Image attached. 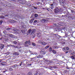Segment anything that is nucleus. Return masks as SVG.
<instances>
[{
	"mask_svg": "<svg viewBox=\"0 0 75 75\" xmlns=\"http://www.w3.org/2000/svg\"><path fill=\"white\" fill-rule=\"evenodd\" d=\"M35 32V29H33L32 30L31 29H30L28 31L27 33V35H33L34 34V33Z\"/></svg>",
	"mask_w": 75,
	"mask_h": 75,
	"instance_id": "obj_1",
	"label": "nucleus"
},
{
	"mask_svg": "<svg viewBox=\"0 0 75 75\" xmlns=\"http://www.w3.org/2000/svg\"><path fill=\"white\" fill-rule=\"evenodd\" d=\"M38 43L40 44H42V45H47V43L45 42H42L41 40H39L38 41Z\"/></svg>",
	"mask_w": 75,
	"mask_h": 75,
	"instance_id": "obj_2",
	"label": "nucleus"
},
{
	"mask_svg": "<svg viewBox=\"0 0 75 75\" xmlns=\"http://www.w3.org/2000/svg\"><path fill=\"white\" fill-rule=\"evenodd\" d=\"M54 12L55 13H58L59 12V9L58 7H57L54 10Z\"/></svg>",
	"mask_w": 75,
	"mask_h": 75,
	"instance_id": "obj_3",
	"label": "nucleus"
},
{
	"mask_svg": "<svg viewBox=\"0 0 75 75\" xmlns=\"http://www.w3.org/2000/svg\"><path fill=\"white\" fill-rule=\"evenodd\" d=\"M17 16L21 19H24V17H23V16L21 15H17Z\"/></svg>",
	"mask_w": 75,
	"mask_h": 75,
	"instance_id": "obj_4",
	"label": "nucleus"
},
{
	"mask_svg": "<svg viewBox=\"0 0 75 75\" xmlns=\"http://www.w3.org/2000/svg\"><path fill=\"white\" fill-rule=\"evenodd\" d=\"M69 47H64L63 48L62 50L64 51L65 52V51H67V50H69Z\"/></svg>",
	"mask_w": 75,
	"mask_h": 75,
	"instance_id": "obj_5",
	"label": "nucleus"
},
{
	"mask_svg": "<svg viewBox=\"0 0 75 75\" xmlns=\"http://www.w3.org/2000/svg\"><path fill=\"white\" fill-rule=\"evenodd\" d=\"M55 29H56L55 30L56 31H58H58H61L62 30L60 28H56Z\"/></svg>",
	"mask_w": 75,
	"mask_h": 75,
	"instance_id": "obj_6",
	"label": "nucleus"
},
{
	"mask_svg": "<svg viewBox=\"0 0 75 75\" xmlns=\"http://www.w3.org/2000/svg\"><path fill=\"white\" fill-rule=\"evenodd\" d=\"M47 20L45 19H42L41 20V22H42V23H44L47 21Z\"/></svg>",
	"mask_w": 75,
	"mask_h": 75,
	"instance_id": "obj_7",
	"label": "nucleus"
},
{
	"mask_svg": "<svg viewBox=\"0 0 75 75\" xmlns=\"http://www.w3.org/2000/svg\"><path fill=\"white\" fill-rule=\"evenodd\" d=\"M1 65H2V66H6V63L4 62H2L1 64Z\"/></svg>",
	"mask_w": 75,
	"mask_h": 75,
	"instance_id": "obj_8",
	"label": "nucleus"
},
{
	"mask_svg": "<svg viewBox=\"0 0 75 75\" xmlns=\"http://www.w3.org/2000/svg\"><path fill=\"white\" fill-rule=\"evenodd\" d=\"M27 31V29H24V30H21V31L23 34H24V33H25V32Z\"/></svg>",
	"mask_w": 75,
	"mask_h": 75,
	"instance_id": "obj_9",
	"label": "nucleus"
},
{
	"mask_svg": "<svg viewBox=\"0 0 75 75\" xmlns=\"http://www.w3.org/2000/svg\"><path fill=\"white\" fill-rule=\"evenodd\" d=\"M60 3L61 6H64V2H63L62 1H60Z\"/></svg>",
	"mask_w": 75,
	"mask_h": 75,
	"instance_id": "obj_10",
	"label": "nucleus"
},
{
	"mask_svg": "<svg viewBox=\"0 0 75 75\" xmlns=\"http://www.w3.org/2000/svg\"><path fill=\"white\" fill-rule=\"evenodd\" d=\"M21 65H22V66H24L25 65L24 63L23 62H21V64H19V66H21Z\"/></svg>",
	"mask_w": 75,
	"mask_h": 75,
	"instance_id": "obj_11",
	"label": "nucleus"
},
{
	"mask_svg": "<svg viewBox=\"0 0 75 75\" xmlns=\"http://www.w3.org/2000/svg\"><path fill=\"white\" fill-rule=\"evenodd\" d=\"M40 72H36L35 73L34 75H40Z\"/></svg>",
	"mask_w": 75,
	"mask_h": 75,
	"instance_id": "obj_12",
	"label": "nucleus"
},
{
	"mask_svg": "<svg viewBox=\"0 0 75 75\" xmlns=\"http://www.w3.org/2000/svg\"><path fill=\"white\" fill-rule=\"evenodd\" d=\"M4 45L3 44H1V46L0 47V48H1V49H3V48H4Z\"/></svg>",
	"mask_w": 75,
	"mask_h": 75,
	"instance_id": "obj_13",
	"label": "nucleus"
},
{
	"mask_svg": "<svg viewBox=\"0 0 75 75\" xmlns=\"http://www.w3.org/2000/svg\"><path fill=\"white\" fill-rule=\"evenodd\" d=\"M10 54V52H8L6 53H5V55L7 56L8 55H9Z\"/></svg>",
	"mask_w": 75,
	"mask_h": 75,
	"instance_id": "obj_14",
	"label": "nucleus"
},
{
	"mask_svg": "<svg viewBox=\"0 0 75 75\" xmlns=\"http://www.w3.org/2000/svg\"><path fill=\"white\" fill-rule=\"evenodd\" d=\"M50 6H51L50 7L51 9H52V8H54V5L52 4L50 5Z\"/></svg>",
	"mask_w": 75,
	"mask_h": 75,
	"instance_id": "obj_15",
	"label": "nucleus"
},
{
	"mask_svg": "<svg viewBox=\"0 0 75 75\" xmlns=\"http://www.w3.org/2000/svg\"><path fill=\"white\" fill-rule=\"evenodd\" d=\"M75 57V55L71 56L70 57L72 59H75V57Z\"/></svg>",
	"mask_w": 75,
	"mask_h": 75,
	"instance_id": "obj_16",
	"label": "nucleus"
},
{
	"mask_svg": "<svg viewBox=\"0 0 75 75\" xmlns=\"http://www.w3.org/2000/svg\"><path fill=\"white\" fill-rule=\"evenodd\" d=\"M40 53L41 54H42L43 55H44L45 54V51H41L40 52Z\"/></svg>",
	"mask_w": 75,
	"mask_h": 75,
	"instance_id": "obj_17",
	"label": "nucleus"
},
{
	"mask_svg": "<svg viewBox=\"0 0 75 75\" xmlns=\"http://www.w3.org/2000/svg\"><path fill=\"white\" fill-rule=\"evenodd\" d=\"M41 33H38L37 34V36H38V37H41Z\"/></svg>",
	"mask_w": 75,
	"mask_h": 75,
	"instance_id": "obj_18",
	"label": "nucleus"
},
{
	"mask_svg": "<svg viewBox=\"0 0 75 75\" xmlns=\"http://www.w3.org/2000/svg\"><path fill=\"white\" fill-rule=\"evenodd\" d=\"M50 68H54V69H57V66H52V67H50Z\"/></svg>",
	"mask_w": 75,
	"mask_h": 75,
	"instance_id": "obj_19",
	"label": "nucleus"
},
{
	"mask_svg": "<svg viewBox=\"0 0 75 75\" xmlns=\"http://www.w3.org/2000/svg\"><path fill=\"white\" fill-rule=\"evenodd\" d=\"M8 68H15V69H16V68H14V67H13V66L8 67Z\"/></svg>",
	"mask_w": 75,
	"mask_h": 75,
	"instance_id": "obj_20",
	"label": "nucleus"
},
{
	"mask_svg": "<svg viewBox=\"0 0 75 75\" xmlns=\"http://www.w3.org/2000/svg\"><path fill=\"white\" fill-rule=\"evenodd\" d=\"M52 47L54 49H58V47L56 46H53Z\"/></svg>",
	"mask_w": 75,
	"mask_h": 75,
	"instance_id": "obj_21",
	"label": "nucleus"
},
{
	"mask_svg": "<svg viewBox=\"0 0 75 75\" xmlns=\"http://www.w3.org/2000/svg\"><path fill=\"white\" fill-rule=\"evenodd\" d=\"M52 50V49L51 47H50L49 48V52H51V51Z\"/></svg>",
	"mask_w": 75,
	"mask_h": 75,
	"instance_id": "obj_22",
	"label": "nucleus"
},
{
	"mask_svg": "<svg viewBox=\"0 0 75 75\" xmlns=\"http://www.w3.org/2000/svg\"><path fill=\"white\" fill-rule=\"evenodd\" d=\"M56 36V37H57L59 38H61V37L60 36H59V35H57V34H54Z\"/></svg>",
	"mask_w": 75,
	"mask_h": 75,
	"instance_id": "obj_23",
	"label": "nucleus"
},
{
	"mask_svg": "<svg viewBox=\"0 0 75 75\" xmlns=\"http://www.w3.org/2000/svg\"><path fill=\"white\" fill-rule=\"evenodd\" d=\"M34 18H32L31 19V20H30V23H33V21H34Z\"/></svg>",
	"mask_w": 75,
	"mask_h": 75,
	"instance_id": "obj_24",
	"label": "nucleus"
},
{
	"mask_svg": "<svg viewBox=\"0 0 75 75\" xmlns=\"http://www.w3.org/2000/svg\"><path fill=\"white\" fill-rule=\"evenodd\" d=\"M38 58H43V56L41 55H39V56H38Z\"/></svg>",
	"mask_w": 75,
	"mask_h": 75,
	"instance_id": "obj_25",
	"label": "nucleus"
},
{
	"mask_svg": "<svg viewBox=\"0 0 75 75\" xmlns=\"http://www.w3.org/2000/svg\"><path fill=\"white\" fill-rule=\"evenodd\" d=\"M19 31V30H14V32L15 33H18V31Z\"/></svg>",
	"mask_w": 75,
	"mask_h": 75,
	"instance_id": "obj_26",
	"label": "nucleus"
},
{
	"mask_svg": "<svg viewBox=\"0 0 75 75\" xmlns=\"http://www.w3.org/2000/svg\"><path fill=\"white\" fill-rule=\"evenodd\" d=\"M12 42H13V44H17V42L16 41H13Z\"/></svg>",
	"mask_w": 75,
	"mask_h": 75,
	"instance_id": "obj_27",
	"label": "nucleus"
},
{
	"mask_svg": "<svg viewBox=\"0 0 75 75\" xmlns=\"http://www.w3.org/2000/svg\"><path fill=\"white\" fill-rule=\"evenodd\" d=\"M19 66V64L18 65H17V64H15L14 65V66H13V67H18Z\"/></svg>",
	"mask_w": 75,
	"mask_h": 75,
	"instance_id": "obj_28",
	"label": "nucleus"
},
{
	"mask_svg": "<svg viewBox=\"0 0 75 75\" xmlns=\"http://www.w3.org/2000/svg\"><path fill=\"white\" fill-rule=\"evenodd\" d=\"M9 36L10 37L13 38V37H14V35H12V34H9Z\"/></svg>",
	"mask_w": 75,
	"mask_h": 75,
	"instance_id": "obj_29",
	"label": "nucleus"
},
{
	"mask_svg": "<svg viewBox=\"0 0 75 75\" xmlns=\"http://www.w3.org/2000/svg\"><path fill=\"white\" fill-rule=\"evenodd\" d=\"M14 55H18V53L17 52H15L14 53Z\"/></svg>",
	"mask_w": 75,
	"mask_h": 75,
	"instance_id": "obj_30",
	"label": "nucleus"
},
{
	"mask_svg": "<svg viewBox=\"0 0 75 75\" xmlns=\"http://www.w3.org/2000/svg\"><path fill=\"white\" fill-rule=\"evenodd\" d=\"M28 44L29 45H30V44H31V42H30V40L28 41Z\"/></svg>",
	"mask_w": 75,
	"mask_h": 75,
	"instance_id": "obj_31",
	"label": "nucleus"
},
{
	"mask_svg": "<svg viewBox=\"0 0 75 75\" xmlns=\"http://www.w3.org/2000/svg\"><path fill=\"white\" fill-rule=\"evenodd\" d=\"M49 47H50L49 45L45 47V48L46 49H47V48H48Z\"/></svg>",
	"mask_w": 75,
	"mask_h": 75,
	"instance_id": "obj_32",
	"label": "nucleus"
},
{
	"mask_svg": "<svg viewBox=\"0 0 75 75\" xmlns=\"http://www.w3.org/2000/svg\"><path fill=\"white\" fill-rule=\"evenodd\" d=\"M52 52L54 53V54H56V51L54 50H52Z\"/></svg>",
	"mask_w": 75,
	"mask_h": 75,
	"instance_id": "obj_33",
	"label": "nucleus"
},
{
	"mask_svg": "<svg viewBox=\"0 0 75 75\" xmlns=\"http://www.w3.org/2000/svg\"><path fill=\"white\" fill-rule=\"evenodd\" d=\"M32 37L33 38H35V35L34 34V35H32Z\"/></svg>",
	"mask_w": 75,
	"mask_h": 75,
	"instance_id": "obj_34",
	"label": "nucleus"
},
{
	"mask_svg": "<svg viewBox=\"0 0 75 75\" xmlns=\"http://www.w3.org/2000/svg\"><path fill=\"white\" fill-rule=\"evenodd\" d=\"M49 62L50 61L46 59L45 60V62H47V63H48V62Z\"/></svg>",
	"mask_w": 75,
	"mask_h": 75,
	"instance_id": "obj_35",
	"label": "nucleus"
},
{
	"mask_svg": "<svg viewBox=\"0 0 75 75\" xmlns=\"http://www.w3.org/2000/svg\"><path fill=\"white\" fill-rule=\"evenodd\" d=\"M0 18H4L5 17L3 16H0Z\"/></svg>",
	"mask_w": 75,
	"mask_h": 75,
	"instance_id": "obj_36",
	"label": "nucleus"
},
{
	"mask_svg": "<svg viewBox=\"0 0 75 75\" xmlns=\"http://www.w3.org/2000/svg\"><path fill=\"white\" fill-rule=\"evenodd\" d=\"M38 15V14H35L34 16L35 17H37Z\"/></svg>",
	"mask_w": 75,
	"mask_h": 75,
	"instance_id": "obj_37",
	"label": "nucleus"
},
{
	"mask_svg": "<svg viewBox=\"0 0 75 75\" xmlns=\"http://www.w3.org/2000/svg\"><path fill=\"white\" fill-rule=\"evenodd\" d=\"M32 45H33V46H35L36 45L35 44V43L34 42L32 43Z\"/></svg>",
	"mask_w": 75,
	"mask_h": 75,
	"instance_id": "obj_38",
	"label": "nucleus"
},
{
	"mask_svg": "<svg viewBox=\"0 0 75 75\" xmlns=\"http://www.w3.org/2000/svg\"><path fill=\"white\" fill-rule=\"evenodd\" d=\"M71 13H74V10H71Z\"/></svg>",
	"mask_w": 75,
	"mask_h": 75,
	"instance_id": "obj_39",
	"label": "nucleus"
},
{
	"mask_svg": "<svg viewBox=\"0 0 75 75\" xmlns=\"http://www.w3.org/2000/svg\"><path fill=\"white\" fill-rule=\"evenodd\" d=\"M28 75H32V73L31 72H29L28 74Z\"/></svg>",
	"mask_w": 75,
	"mask_h": 75,
	"instance_id": "obj_40",
	"label": "nucleus"
},
{
	"mask_svg": "<svg viewBox=\"0 0 75 75\" xmlns=\"http://www.w3.org/2000/svg\"><path fill=\"white\" fill-rule=\"evenodd\" d=\"M13 69L12 68H9V71H13Z\"/></svg>",
	"mask_w": 75,
	"mask_h": 75,
	"instance_id": "obj_41",
	"label": "nucleus"
},
{
	"mask_svg": "<svg viewBox=\"0 0 75 75\" xmlns=\"http://www.w3.org/2000/svg\"><path fill=\"white\" fill-rule=\"evenodd\" d=\"M6 28V30H11V28Z\"/></svg>",
	"mask_w": 75,
	"mask_h": 75,
	"instance_id": "obj_42",
	"label": "nucleus"
},
{
	"mask_svg": "<svg viewBox=\"0 0 75 75\" xmlns=\"http://www.w3.org/2000/svg\"><path fill=\"white\" fill-rule=\"evenodd\" d=\"M68 35L67 34V33H65V37H68Z\"/></svg>",
	"mask_w": 75,
	"mask_h": 75,
	"instance_id": "obj_43",
	"label": "nucleus"
},
{
	"mask_svg": "<svg viewBox=\"0 0 75 75\" xmlns=\"http://www.w3.org/2000/svg\"><path fill=\"white\" fill-rule=\"evenodd\" d=\"M2 23H3V21H0V25H1L2 24Z\"/></svg>",
	"mask_w": 75,
	"mask_h": 75,
	"instance_id": "obj_44",
	"label": "nucleus"
},
{
	"mask_svg": "<svg viewBox=\"0 0 75 75\" xmlns=\"http://www.w3.org/2000/svg\"><path fill=\"white\" fill-rule=\"evenodd\" d=\"M11 47H13V48H16V46L14 45H12Z\"/></svg>",
	"mask_w": 75,
	"mask_h": 75,
	"instance_id": "obj_45",
	"label": "nucleus"
},
{
	"mask_svg": "<svg viewBox=\"0 0 75 75\" xmlns=\"http://www.w3.org/2000/svg\"><path fill=\"white\" fill-rule=\"evenodd\" d=\"M12 21L13 23H17V21H15L14 20H12Z\"/></svg>",
	"mask_w": 75,
	"mask_h": 75,
	"instance_id": "obj_46",
	"label": "nucleus"
},
{
	"mask_svg": "<svg viewBox=\"0 0 75 75\" xmlns=\"http://www.w3.org/2000/svg\"><path fill=\"white\" fill-rule=\"evenodd\" d=\"M11 45H7V47H11Z\"/></svg>",
	"mask_w": 75,
	"mask_h": 75,
	"instance_id": "obj_47",
	"label": "nucleus"
},
{
	"mask_svg": "<svg viewBox=\"0 0 75 75\" xmlns=\"http://www.w3.org/2000/svg\"><path fill=\"white\" fill-rule=\"evenodd\" d=\"M66 51H66V52H65V54H67V53H68L69 52L67 50H66Z\"/></svg>",
	"mask_w": 75,
	"mask_h": 75,
	"instance_id": "obj_48",
	"label": "nucleus"
},
{
	"mask_svg": "<svg viewBox=\"0 0 75 75\" xmlns=\"http://www.w3.org/2000/svg\"><path fill=\"white\" fill-rule=\"evenodd\" d=\"M37 20H35L34 21V23H37Z\"/></svg>",
	"mask_w": 75,
	"mask_h": 75,
	"instance_id": "obj_49",
	"label": "nucleus"
},
{
	"mask_svg": "<svg viewBox=\"0 0 75 75\" xmlns=\"http://www.w3.org/2000/svg\"><path fill=\"white\" fill-rule=\"evenodd\" d=\"M75 53H74V52H72V53H71V55H74Z\"/></svg>",
	"mask_w": 75,
	"mask_h": 75,
	"instance_id": "obj_50",
	"label": "nucleus"
},
{
	"mask_svg": "<svg viewBox=\"0 0 75 75\" xmlns=\"http://www.w3.org/2000/svg\"><path fill=\"white\" fill-rule=\"evenodd\" d=\"M28 41H27L25 42V44H28Z\"/></svg>",
	"mask_w": 75,
	"mask_h": 75,
	"instance_id": "obj_51",
	"label": "nucleus"
},
{
	"mask_svg": "<svg viewBox=\"0 0 75 75\" xmlns=\"http://www.w3.org/2000/svg\"><path fill=\"white\" fill-rule=\"evenodd\" d=\"M28 65H29V66L31 65V64H28Z\"/></svg>",
	"mask_w": 75,
	"mask_h": 75,
	"instance_id": "obj_52",
	"label": "nucleus"
},
{
	"mask_svg": "<svg viewBox=\"0 0 75 75\" xmlns=\"http://www.w3.org/2000/svg\"><path fill=\"white\" fill-rule=\"evenodd\" d=\"M33 17V15H32L30 17V18H32Z\"/></svg>",
	"mask_w": 75,
	"mask_h": 75,
	"instance_id": "obj_53",
	"label": "nucleus"
},
{
	"mask_svg": "<svg viewBox=\"0 0 75 75\" xmlns=\"http://www.w3.org/2000/svg\"><path fill=\"white\" fill-rule=\"evenodd\" d=\"M65 42H62V44H65Z\"/></svg>",
	"mask_w": 75,
	"mask_h": 75,
	"instance_id": "obj_54",
	"label": "nucleus"
},
{
	"mask_svg": "<svg viewBox=\"0 0 75 75\" xmlns=\"http://www.w3.org/2000/svg\"><path fill=\"white\" fill-rule=\"evenodd\" d=\"M25 47H28V45H25Z\"/></svg>",
	"mask_w": 75,
	"mask_h": 75,
	"instance_id": "obj_55",
	"label": "nucleus"
},
{
	"mask_svg": "<svg viewBox=\"0 0 75 75\" xmlns=\"http://www.w3.org/2000/svg\"><path fill=\"white\" fill-rule=\"evenodd\" d=\"M33 8H35V9H37V8L36 7H34Z\"/></svg>",
	"mask_w": 75,
	"mask_h": 75,
	"instance_id": "obj_56",
	"label": "nucleus"
},
{
	"mask_svg": "<svg viewBox=\"0 0 75 75\" xmlns=\"http://www.w3.org/2000/svg\"><path fill=\"white\" fill-rule=\"evenodd\" d=\"M2 38H3L2 37L1 38H0V40H2Z\"/></svg>",
	"mask_w": 75,
	"mask_h": 75,
	"instance_id": "obj_57",
	"label": "nucleus"
},
{
	"mask_svg": "<svg viewBox=\"0 0 75 75\" xmlns=\"http://www.w3.org/2000/svg\"><path fill=\"white\" fill-rule=\"evenodd\" d=\"M18 48V47L17 46H16V47H15V48Z\"/></svg>",
	"mask_w": 75,
	"mask_h": 75,
	"instance_id": "obj_58",
	"label": "nucleus"
},
{
	"mask_svg": "<svg viewBox=\"0 0 75 75\" xmlns=\"http://www.w3.org/2000/svg\"><path fill=\"white\" fill-rule=\"evenodd\" d=\"M21 48V46H19V47H18V48Z\"/></svg>",
	"mask_w": 75,
	"mask_h": 75,
	"instance_id": "obj_59",
	"label": "nucleus"
},
{
	"mask_svg": "<svg viewBox=\"0 0 75 75\" xmlns=\"http://www.w3.org/2000/svg\"><path fill=\"white\" fill-rule=\"evenodd\" d=\"M2 61V60H0V63Z\"/></svg>",
	"mask_w": 75,
	"mask_h": 75,
	"instance_id": "obj_60",
	"label": "nucleus"
},
{
	"mask_svg": "<svg viewBox=\"0 0 75 75\" xmlns=\"http://www.w3.org/2000/svg\"><path fill=\"white\" fill-rule=\"evenodd\" d=\"M46 10H47V11H50V10H49V9H46Z\"/></svg>",
	"mask_w": 75,
	"mask_h": 75,
	"instance_id": "obj_61",
	"label": "nucleus"
},
{
	"mask_svg": "<svg viewBox=\"0 0 75 75\" xmlns=\"http://www.w3.org/2000/svg\"><path fill=\"white\" fill-rule=\"evenodd\" d=\"M3 72H4V73L6 72V71H3Z\"/></svg>",
	"mask_w": 75,
	"mask_h": 75,
	"instance_id": "obj_62",
	"label": "nucleus"
},
{
	"mask_svg": "<svg viewBox=\"0 0 75 75\" xmlns=\"http://www.w3.org/2000/svg\"><path fill=\"white\" fill-rule=\"evenodd\" d=\"M2 10V9H0V11H1Z\"/></svg>",
	"mask_w": 75,
	"mask_h": 75,
	"instance_id": "obj_63",
	"label": "nucleus"
},
{
	"mask_svg": "<svg viewBox=\"0 0 75 75\" xmlns=\"http://www.w3.org/2000/svg\"><path fill=\"white\" fill-rule=\"evenodd\" d=\"M4 32H5V31H3V33H4V34H5V33H4Z\"/></svg>",
	"mask_w": 75,
	"mask_h": 75,
	"instance_id": "obj_64",
	"label": "nucleus"
}]
</instances>
